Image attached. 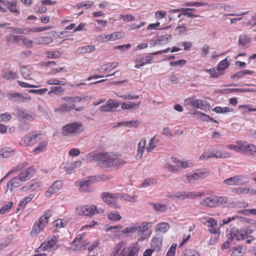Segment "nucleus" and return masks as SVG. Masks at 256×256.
<instances>
[{
  "mask_svg": "<svg viewBox=\"0 0 256 256\" xmlns=\"http://www.w3.org/2000/svg\"><path fill=\"white\" fill-rule=\"evenodd\" d=\"M62 186V182L60 180L54 182L50 187L45 194V196L50 197L52 194L58 192Z\"/></svg>",
  "mask_w": 256,
  "mask_h": 256,
  "instance_id": "nucleus-16",
  "label": "nucleus"
},
{
  "mask_svg": "<svg viewBox=\"0 0 256 256\" xmlns=\"http://www.w3.org/2000/svg\"><path fill=\"white\" fill-rule=\"evenodd\" d=\"M188 198H194L197 197L202 196L204 194L201 192H186Z\"/></svg>",
  "mask_w": 256,
  "mask_h": 256,
  "instance_id": "nucleus-50",
  "label": "nucleus"
},
{
  "mask_svg": "<svg viewBox=\"0 0 256 256\" xmlns=\"http://www.w3.org/2000/svg\"><path fill=\"white\" fill-rule=\"evenodd\" d=\"M196 116L198 118H200V120L206 121V122H209L211 121L214 122L218 123V121L214 120L212 118L208 116H207L206 114L200 112L198 111H196L194 113Z\"/></svg>",
  "mask_w": 256,
  "mask_h": 256,
  "instance_id": "nucleus-30",
  "label": "nucleus"
},
{
  "mask_svg": "<svg viewBox=\"0 0 256 256\" xmlns=\"http://www.w3.org/2000/svg\"><path fill=\"white\" fill-rule=\"evenodd\" d=\"M183 256H200V254L194 250L188 249L186 250Z\"/></svg>",
  "mask_w": 256,
  "mask_h": 256,
  "instance_id": "nucleus-61",
  "label": "nucleus"
},
{
  "mask_svg": "<svg viewBox=\"0 0 256 256\" xmlns=\"http://www.w3.org/2000/svg\"><path fill=\"white\" fill-rule=\"evenodd\" d=\"M251 41L252 38L250 36L245 34L240 35L238 39L239 46L240 47H247Z\"/></svg>",
  "mask_w": 256,
  "mask_h": 256,
  "instance_id": "nucleus-25",
  "label": "nucleus"
},
{
  "mask_svg": "<svg viewBox=\"0 0 256 256\" xmlns=\"http://www.w3.org/2000/svg\"><path fill=\"white\" fill-rule=\"evenodd\" d=\"M2 76L8 80H13L18 77V74L16 72L12 71H3Z\"/></svg>",
  "mask_w": 256,
  "mask_h": 256,
  "instance_id": "nucleus-35",
  "label": "nucleus"
},
{
  "mask_svg": "<svg viewBox=\"0 0 256 256\" xmlns=\"http://www.w3.org/2000/svg\"><path fill=\"white\" fill-rule=\"evenodd\" d=\"M96 50L94 46L88 45L79 47L76 50V52L79 54H85L94 52Z\"/></svg>",
  "mask_w": 256,
  "mask_h": 256,
  "instance_id": "nucleus-24",
  "label": "nucleus"
},
{
  "mask_svg": "<svg viewBox=\"0 0 256 256\" xmlns=\"http://www.w3.org/2000/svg\"><path fill=\"white\" fill-rule=\"evenodd\" d=\"M33 70V68L29 66H24L21 68L20 69L21 74L23 78L28 80H32L33 79L32 77Z\"/></svg>",
  "mask_w": 256,
  "mask_h": 256,
  "instance_id": "nucleus-20",
  "label": "nucleus"
},
{
  "mask_svg": "<svg viewBox=\"0 0 256 256\" xmlns=\"http://www.w3.org/2000/svg\"><path fill=\"white\" fill-rule=\"evenodd\" d=\"M46 56L49 58H56L60 56V54L58 51L48 52Z\"/></svg>",
  "mask_w": 256,
  "mask_h": 256,
  "instance_id": "nucleus-59",
  "label": "nucleus"
},
{
  "mask_svg": "<svg viewBox=\"0 0 256 256\" xmlns=\"http://www.w3.org/2000/svg\"><path fill=\"white\" fill-rule=\"evenodd\" d=\"M238 218V216H234L231 218H224L222 220H220L219 221V224L220 226H223L224 224H228L230 222L236 220Z\"/></svg>",
  "mask_w": 256,
  "mask_h": 256,
  "instance_id": "nucleus-57",
  "label": "nucleus"
},
{
  "mask_svg": "<svg viewBox=\"0 0 256 256\" xmlns=\"http://www.w3.org/2000/svg\"><path fill=\"white\" fill-rule=\"evenodd\" d=\"M13 206L12 202H8L6 204L3 206L0 209V214H4L6 212H8L10 210V209L12 208V207Z\"/></svg>",
  "mask_w": 256,
  "mask_h": 256,
  "instance_id": "nucleus-51",
  "label": "nucleus"
},
{
  "mask_svg": "<svg viewBox=\"0 0 256 256\" xmlns=\"http://www.w3.org/2000/svg\"><path fill=\"white\" fill-rule=\"evenodd\" d=\"M152 234V231L150 232H139L138 235V240L144 241L148 240Z\"/></svg>",
  "mask_w": 256,
  "mask_h": 256,
  "instance_id": "nucleus-43",
  "label": "nucleus"
},
{
  "mask_svg": "<svg viewBox=\"0 0 256 256\" xmlns=\"http://www.w3.org/2000/svg\"><path fill=\"white\" fill-rule=\"evenodd\" d=\"M96 206L94 205L80 206L76 208V212L80 216H92L96 214Z\"/></svg>",
  "mask_w": 256,
  "mask_h": 256,
  "instance_id": "nucleus-12",
  "label": "nucleus"
},
{
  "mask_svg": "<svg viewBox=\"0 0 256 256\" xmlns=\"http://www.w3.org/2000/svg\"><path fill=\"white\" fill-rule=\"evenodd\" d=\"M172 39V36L170 34L163 35L156 40L154 43L156 45H164L169 42Z\"/></svg>",
  "mask_w": 256,
  "mask_h": 256,
  "instance_id": "nucleus-22",
  "label": "nucleus"
},
{
  "mask_svg": "<svg viewBox=\"0 0 256 256\" xmlns=\"http://www.w3.org/2000/svg\"><path fill=\"white\" fill-rule=\"evenodd\" d=\"M108 218L112 221L117 222L121 220L122 216L117 213L110 212L108 216Z\"/></svg>",
  "mask_w": 256,
  "mask_h": 256,
  "instance_id": "nucleus-49",
  "label": "nucleus"
},
{
  "mask_svg": "<svg viewBox=\"0 0 256 256\" xmlns=\"http://www.w3.org/2000/svg\"><path fill=\"white\" fill-rule=\"evenodd\" d=\"M140 104V102H139L138 103L130 102L129 104H127L126 102H123L122 104V108L124 110L134 108L136 107H138Z\"/></svg>",
  "mask_w": 256,
  "mask_h": 256,
  "instance_id": "nucleus-41",
  "label": "nucleus"
},
{
  "mask_svg": "<svg viewBox=\"0 0 256 256\" xmlns=\"http://www.w3.org/2000/svg\"><path fill=\"white\" fill-rule=\"evenodd\" d=\"M242 248L239 247L234 250L230 254V256H242Z\"/></svg>",
  "mask_w": 256,
  "mask_h": 256,
  "instance_id": "nucleus-64",
  "label": "nucleus"
},
{
  "mask_svg": "<svg viewBox=\"0 0 256 256\" xmlns=\"http://www.w3.org/2000/svg\"><path fill=\"white\" fill-rule=\"evenodd\" d=\"M0 156L2 158H8L10 156V152L7 148H4L0 150Z\"/></svg>",
  "mask_w": 256,
  "mask_h": 256,
  "instance_id": "nucleus-63",
  "label": "nucleus"
},
{
  "mask_svg": "<svg viewBox=\"0 0 256 256\" xmlns=\"http://www.w3.org/2000/svg\"><path fill=\"white\" fill-rule=\"evenodd\" d=\"M46 145L47 142L46 141H42L40 142L38 145L34 149V152L38 154L42 152L44 148L46 147Z\"/></svg>",
  "mask_w": 256,
  "mask_h": 256,
  "instance_id": "nucleus-40",
  "label": "nucleus"
},
{
  "mask_svg": "<svg viewBox=\"0 0 256 256\" xmlns=\"http://www.w3.org/2000/svg\"><path fill=\"white\" fill-rule=\"evenodd\" d=\"M34 198V194H30L28 196L24 197L20 202V206H23L24 207L26 204L28 202H30L32 200V199H33Z\"/></svg>",
  "mask_w": 256,
  "mask_h": 256,
  "instance_id": "nucleus-47",
  "label": "nucleus"
},
{
  "mask_svg": "<svg viewBox=\"0 0 256 256\" xmlns=\"http://www.w3.org/2000/svg\"><path fill=\"white\" fill-rule=\"evenodd\" d=\"M213 111L216 113H226L233 111V109L229 107L216 106L213 109Z\"/></svg>",
  "mask_w": 256,
  "mask_h": 256,
  "instance_id": "nucleus-42",
  "label": "nucleus"
},
{
  "mask_svg": "<svg viewBox=\"0 0 256 256\" xmlns=\"http://www.w3.org/2000/svg\"><path fill=\"white\" fill-rule=\"evenodd\" d=\"M172 159H174L173 162L176 164V166L178 168H187L190 167L191 166V163L190 165L187 162H181L176 160V158H173L172 157Z\"/></svg>",
  "mask_w": 256,
  "mask_h": 256,
  "instance_id": "nucleus-44",
  "label": "nucleus"
},
{
  "mask_svg": "<svg viewBox=\"0 0 256 256\" xmlns=\"http://www.w3.org/2000/svg\"><path fill=\"white\" fill-rule=\"evenodd\" d=\"M56 242L57 240L54 238H52L48 242H44L36 250V252H44L52 248L56 244Z\"/></svg>",
  "mask_w": 256,
  "mask_h": 256,
  "instance_id": "nucleus-17",
  "label": "nucleus"
},
{
  "mask_svg": "<svg viewBox=\"0 0 256 256\" xmlns=\"http://www.w3.org/2000/svg\"><path fill=\"white\" fill-rule=\"evenodd\" d=\"M252 231H254V230L250 228H243L240 230L234 228L228 234V238L230 240L234 239L238 240H243L245 239L246 236L250 234Z\"/></svg>",
  "mask_w": 256,
  "mask_h": 256,
  "instance_id": "nucleus-7",
  "label": "nucleus"
},
{
  "mask_svg": "<svg viewBox=\"0 0 256 256\" xmlns=\"http://www.w3.org/2000/svg\"><path fill=\"white\" fill-rule=\"evenodd\" d=\"M214 158H230L231 156L230 154L228 152L225 151H220L218 150H214Z\"/></svg>",
  "mask_w": 256,
  "mask_h": 256,
  "instance_id": "nucleus-39",
  "label": "nucleus"
},
{
  "mask_svg": "<svg viewBox=\"0 0 256 256\" xmlns=\"http://www.w3.org/2000/svg\"><path fill=\"white\" fill-rule=\"evenodd\" d=\"M184 104L186 106L200 108L205 111L209 110L210 108V104L206 100L196 99L194 97L186 100Z\"/></svg>",
  "mask_w": 256,
  "mask_h": 256,
  "instance_id": "nucleus-8",
  "label": "nucleus"
},
{
  "mask_svg": "<svg viewBox=\"0 0 256 256\" xmlns=\"http://www.w3.org/2000/svg\"><path fill=\"white\" fill-rule=\"evenodd\" d=\"M22 182L18 178V176H16L10 180L6 184L7 190H10V192L16 188L21 186Z\"/></svg>",
  "mask_w": 256,
  "mask_h": 256,
  "instance_id": "nucleus-19",
  "label": "nucleus"
},
{
  "mask_svg": "<svg viewBox=\"0 0 256 256\" xmlns=\"http://www.w3.org/2000/svg\"><path fill=\"white\" fill-rule=\"evenodd\" d=\"M170 226L167 222H161L157 224L155 226V232L160 233H166L170 229Z\"/></svg>",
  "mask_w": 256,
  "mask_h": 256,
  "instance_id": "nucleus-23",
  "label": "nucleus"
},
{
  "mask_svg": "<svg viewBox=\"0 0 256 256\" xmlns=\"http://www.w3.org/2000/svg\"><path fill=\"white\" fill-rule=\"evenodd\" d=\"M48 84L50 85H60L62 86L64 84L63 81L59 80L56 78H52L46 82Z\"/></svg>",
  "mask_w": 256,
  "mask_h": 256,
  "instance_id": "nucleus-56",
  "label": "nucleus"
},
{
  "mask_svg": "<svg viewBox=\"0 0 256 256\" xmlns=\"http://www.w3.org/2000/svg\"><path fill=\"white\" fill-rule=\"evenodd\" d=\"M206 72H209L211 75V77L212 78L218 77L221 74H222V72H220V71L216 72L214 68L206 70Z\"/></svg>",
  "mask_w": 256,
  "mask_h": 256,
  "instance_id": "nucleus-60",
  "label": "nucleus"
},
{
  "mask_svg": "<svg viewBox=\"0 0 256 256\" xmlns=\"http://www.w3.org/2000/svg\"><path fill=\"white\" fill-rule=\"evenodd\" d=\"M90 244L88 242H76L74 244V241L72 243L71 248L74 251L82 250L87 248Z\"/></svg>",
  "mask_w": 256,
  "mask_h": 256,
  "instance_id": "nucleus-21",
  "label": "nucleus"
},
{
  "mask_svg": "<svg viewBox=\"0 0 256 256\" xmlns=\"http://www.w3.org/2000/svg\"><path fill=\"white\" fill-rule=\"evenodd\" d=\"M176 246V244H172L168 250L166 256H174Z\"/></svg>",
  "mask_w": 256,
  "mask_h": 256,
  "instance_id": "nucleus-62",
  "label": "nucleus"
},
{
  "mask_svg": "<svg viewBox=\"0 0 256 256\" xmlns=\"http://www.w3.org/2000/svg\"><path fill=\"white\" fill-rule=\"evenodd\" d=\"M84 130L82 122H75L63 126L62 134L64 136H72L80 134Z\"/></svg>",
  "mask_w": 256,
  "mask_h": 256,
  "instance_id": "nucleus-4",
  "label": "nucleus"
},
{
  "mask_svg": "<svg viewBox=\"0 0 256 256\" xmlns=\"http://www.w3.org/2000/svg\"><path fill=\"white\" fill-rule=\"evenodd\" d=\"M152 223L150 222H144L140 224H136L138 228V232H150L148 230L150 226H151Z\"/></svg>",
  "mask_w": 256,
  "mask_h": 256,
  "instance_id": "nucleus-31",
  "label": "nucleus"
},
{
  "mask_svg": "<svg viewBox=\"0 0 256 256\" xmlns=\"http://www.w3.org/2000/svg\"><path fill=\"white\" fill-rule=\"evenodd\" d=\"M186 192H177L174 194V197L178 198L184 200L187 198Z\"/></svg>",
  "mask_w": 256,
  "mask_h": 256,
  "instance_id": "nucleus-58",
  "label": "nucleus"
},
{
  "mask_svg": "<svg viewBox=\"0 0 256 256\" xmlns=\"http://www.w3.org/2000/svg\"><path fill=\"white\" fill-rule=\"evenodd\" d=\"M240 150L252 152L256 153V146L252 144H248L246 142L241 144L240 145Z\"/></svg>",
  "mask_w": 256,
  "mask_h": 256,
  "instance_id": "nucleus-29",
  "label": "nucleus"
},
{
  "mask_svg": "<svg viewBox=\"0 0 256 256\" xmlns=\"http://www.w3.org/2000/svg\"><path fill=\"white\" fill-rule=\"evenodd\" d=\"M254 72L253 71H251L250 70H241L240 72H238L234 74H232V76H230V78H242L246 74H252Z\"/></svg>",
  "mask_w": 256,
  "mask_h": 256,
  "instance_id": "nucleus-34",
  "label": "nucleus"
},
{
  "mask_svg": "<svg viewBox=\"0 0 256 256\" xmlns=\"http://www.w3.org/2000/svg\"><path fill=\"white\" fill-rule=\"evenodd\" d=\"M98 158V164L106 168H118L126 164L124 160L112 152H100Z\"/></svg>",
  "mask_w": 256,
  "mask_h": 256,
  "instance_id": "nucleus-1",
  "label": "nucleus"
},
{
  "mask_svg": "<svg viewBox=\"0 0 256 256\" xmlns=\"http://www.w3.org/2000/svg\"><path fill=\"white\" fill-rule=\"evenodd\" d=\"M136 232H138L136 224L132 226L126 228L125 229L122 230V232L124 234H133Z\"/></svg>",
  "mask_w": 256,
  "mask_h": 256,
  "instance_id": "nucleus-52",
  "label": "nucleus"
},
{
  "mask_svg": "<svg viewBox=\"0 0 256 256\" xmlns=\"http://www.w3.org/2000/svg\"><path fill=\"white\" fill-rule=\"evenodd\" d=\"M228 198L226 196H211L202 200L200 205L209 208H213L219 206L222 204H226L228 202Z\"/></svg>",
  "mask_w": 256,
  "mask_h": 256,
  "instance_id": "nucleus-6",
  "label": "nucleus"
},
{
  "mask_svg": "<svg viewBox=\"0 0 256 256\" xmlns=\"http://www.w3.org/2000/svg\"><path fill=\"white\" fill-rule=\"evenodd\" d=\"M99 153L98 154H94V153H89L84 156L83 160H86L88 161H94L98 163L99 160Z\"/></svg>",
  "mask_w": 256,
  "mask_h": 256,
  "instance_id": "nucleus-36",
  "label": "nucleus"
},
{
  "mask_svg": "<svg viewBox=\"0 0 256 256\" xmlns=\"http://www.w3.org/2000/svg\"><path fill=\"white\" fill-rule=\"evenodd\" d=\"M158 142V141L156 140L155 136L152 138L150 141L148 146L146 148V151L150 152L154 150L156 147Z\"/></svg>",
  "mask_w": 256,
  "mask_h": 256,
  "instance_id": "nucleus-46",
  "label": "nucleus"
},
{
  "mask_svg": "<svg viewBox=\"0 0 256 256\" xmlns=\"http://www.w3.org/2000/svg\"><path fill=\"white\" fill-rule=\"evenodd\" d=\"M73 106H74V104L68 105V104H64L59 106L58 108L56 109V111L60 112H68L72 110Z\"/></svg>",
  "mask_w": 256,
  "mask_h": 256,
  "instance_id": "nucleus-37",
  "label": "nucleus"
},
{
  "mask_svg": "<svg viewBox=\"0 0 256 256\" xmlns=\"http://www.w3.org/2000/svg\"><path fill=\"white\" fill-rule=\"evenodd\" d=\"M146 144V140L144 138L140 140L138 144V148L137 150L136 158H140L143 154L145 150Z\"/></svg>",
  "mask_w": 256,
  "mask_h": 256,
  "instance_id": "nucleus-27",
  "label": "nucleus"
},
{
  "mask_svg": "<svg viewBox=\"0 0 256 256\" xmlns=\"http://www.w3.org/2000/svg\"><path fill=\"white\" fill-rule=\"evenodd\" d=\"M108 102L111 111L118 108L120 104V102L112 99H110Z\"/></svg>",
  "mask_w": 256,
  "mask_h": 256,
  "instance_id": "nucleus-48",
  "label": "nucleus"
},
{
  "mask_svg": "<svg viewBox=\"0 0 256 256\" xmlns=\"http://www.w3.org/2000/svg\"><path fill=\"white\" fill-rule=\"evenodd\" d=\"M94 4V2H82L76 4L77 7L78 8H84L86 9L90 8Z\"/></svg>",
  "mask_w": 256,
  "mask_h": 256,
  "instance_id": "nucleus-54",
  "label": "nucleus"
},
{
  "mask_svg": "<svg viewBox=\"0 0 256 256\" xmlns=\"http://www.w3.org/2000/svg\"><path fill=\"white\" fill-rule=\"evenodd\" d=\"M227 58L220 61L217 66V70L220 71L223 70L228 67L230 65L229 62L227 60Z\"/></svg>",
  "mask_w": 256,
  "mask_h": 256,
  "instance_id": "nucleus-38",
  "label": "nucleus"
},
{
  "mask_svg": "<svg viewBox=\"0 0 256 256\" xmlns=\"http://www.w3.org/2000/svg\"><path fill=\"white\" fill-rule=\"evenodd\" d=\"M209 174V172L207 170H196L192 173L188 174L186 176V180L190 183H193L195 181L204 178Z\"/></svg>",
  "mask_w": 256,
  "mask_h": 256,
  "instance_id": "nucleus-10",
  "label": "nucleus"
},
{
  "mask_svg": "<svg viewBox=\"0 0 256 256\" xmlns=\"http://www.w3.org/2000/svg\"><path fill=\"white\" fill-rule=\"evenodd\" d=\"M53 214V212L51 210H47L44 216L40 217L39 220L35 222L32 230L30 232L32 236H37L44 228L46 226L48 222V220Z\"/></svg>",
  "mask_w": 256,
  "mask_h": 256,
  "instance_id": "nucleus-5",
  "label": "nucleus"
},
{
  "mask_svg": "<svg viewBox=\"0 0 256 256\" xmlns=\"http://www.w3.org/2000/svg\"><path fill=\"white\" fill-rule=\"evenodd\" d=\"M125 242H120L116 244L111 256H136L139 248L136 244H134L129 248L124 247Z\"/></svg>",
  "mask_w": 256,
  "mask_h": 256,
  "instance_id": "nucleus-3",
  "label": "nucleus"
},
{
  "mask_svg": "<svg viewBox=\"0 0 256 256\" xmlns=\"http://www.w3.org/2000/svg\"><path fill=\"white\" fill-rule=\"evenodd\" d=\"M27 162H24L22 163L19 164L16 167L13 168L11 170H10L7 174L0 180V184H1L10 174H11L18 172L21 170H22L24 167H25L27 165Z\"/></svg>",
  "mask_w": 256,
  "mask_h": 256,
  "instance_id": "nucleus-26",
  "label": "nucleus"
},
{
  "mask_svg": "<svg viewBox=\"0 0 256 256\" xmlns=\"http://www.w3.org/2000/svg\"><path fill=\"white\" fill-rule=\"evenodd\" d=\"M81 164L82 162L80 160L74 162L71 164L70 167L67 168V169L65 170L68 173H71L74 169L80 167Z\"/></svg>",
  "mask_w": 256,
  "mask_h": 256,
  "instance_id": "nucleus-45",
  "label": "nucleus"
},
{
  "mask_svg": "<svg viewBox=\"0 0 256 256\" xmlns=\"http://www.w3.org/2000/svg\"><path fill=\"white\" fill-rule=\"evenodd\" d=\"M162 236L160 234H156L152 239L150 246L155 252H158L162 246Z\"/></svg>",
  "mask_w": 256,
  "mask_h": 256,
  "instance_id": "nucleus-14",
  "label": "nucleus"
},
{
  "mask_svg": "<svg viewBox=\"0 0 256 256\" xmlns=\"http://www.w3.org/2000/svg\"><path fill=\"white\" fill-rule=\"evenodd\" d=\"M156 183V180L152 178L146 179L142 184L141 187L147 188L150 186Z\"/></svg>",
  "mask_w": 256,
  "mask_h": 256,
  "instance_id": "nucleus-53",
  "label": "nucleus"
},
{
  "mask_svg": "<svg viewBox=\"0 0 256 256\" xmlns=\"http://www.w3.org/2000/svg\"><path fill=\"white\" fill-rule=\"evenodd\" d=\"M52 38L48 36L38 37L36 38L34 42L37 44H46L52 42Z\"/></svg>",
  "mask_w": 256,
  "mask_h": 256,
  "instance_id": "nucleus-32",
  "label": "nucleus"
},
{
  "mask_svg": "<svg viewBox=\"0 0 256 256\" xmlns=\"http://www.w3.org/2000/svg\"><path fill=\"white\" fill-rule=\"evenodd\" d=\"M17 116L19 120L24 122L33 120L36 118L34 112L23 110L18 112Z\"/></svg>",
  "mask_w": 256,
  "mask_h": 256,
  "instance_id": "nucleus-13",
  "label": "nucleus"
},
{
  "mask_svg": "<svg viewBox=\"0 0 256 256\" xmlns=\"http://www.w3.org/2000/svg\"><path fill=\"white\" fill-rule=\"evenodd\" d=\"M4 5L8 6V9L10 12L18 14L20 13V11L16 8L17 3L16 1L13 0L12 2H9L8 0H6L4 2Z\"/></svg>",
  "mask_w": 256,
  "mask_h": 256,
  "instance_id": "nucleus-28",
  "label": "nucleus"
},
{
  "mask_svg": "<svg viewBox=\"0 0 256 256\" xmlns=\"http://www.w3.org/2000/svg\"><path fill=\"white\" fill-rule=\"evenodd\" d=\"M98 178L96 176H92L87 180L82 181L80 184V190L84 192H90L93 191V189L90 187L91 185L97 182Z\"/></svg>",
  "mask_w": 256,
  "mask_h": 256,
  "instance_id": "nucleus-11",
  "label": "nucleus"
},
{
  "mask_svg": "<svg viewBox=\"0 0 256 256\" xmlns=\"http://www.w3.org/2000/svg\"><path fill=\"white\" fill-rule=\"evenodd\" d=\"M152 57L150 56H147V58H146V62L137 63L136 62V64L134 66V67L137 68H140L142 66L146 65L148 64H152Z\"/></svg>",
  "mask_w": 256,
  "mask_h": 256,
  "instance_id": "nucleus-55",
  "label": "nucleus"
},
{
  "mask_svg": "<svg viewBox=\"0 0 256 256\" xmlns=\"http://www.w3.org/2000/svg\"><path fill=\"white\" fill-rule=\"evenodd\" d=\"M101 197L106 204L110 205L114 208H120V206L116 202V198H119L122 200L134 202L137 201L138 198V196L136 195L131 196L121 192L110 193L109 192H104L102 193Z\"/></svg>",
  "mask_w": 256,
  "mask_h": 256,
  "instance_id": "nucleus-2",
  "label": "nucleus"
},
{
  "mask_svg": "<svg viewBox=\"0 0 256 256\" xmlns=\"http://www.w3.org/2000/svg\"><path fill=\"white\" fill-rule=\"evenodd\" d=\"M42 138V134L40 132H33L25 136L22 139L20 144L24 146L34 145L40 141Z\"/></svg>",
  "mask_w": 256,
  "mask_h": 256,
  "instance_id": "nucleus-9",
  "label": "nucleus"
},
{
  "mask_svg": "<svg viewBox=\"0 0 256 256\" xmlns=\"http://www.w3.org/2000/svg\"><path fill=\"white\" fill-rule=\"evenodd\" d=\"M244 177L242 176H236L226 179L224 183L229 186H238L244 183Z\"/></svg>",
  "mask_w": 256,
  "mask_h": 256,
  "instance_id": "nucleus-15",
  "label": "nucleus"
},
{
  "mask_svg": "<svg viewBox=\"0 0 256 256\" xmlns=\"http://www.w3.org/2000/svg\"><path fill=\"white\" fill-rule=\"evenodd\" d=\"M34 172V169L28 168L20 172L18 176L23 182L32 178Z\"/></svg>",
  "mask_w": 256,
  "mask_h": 256,
  "instance_id": "nucleus-18",
  "label": "nucleus"
},
{
  "mask_svg": "<svg viewBox=\"0 0 256 256\" xmlns=\"http://www.w3.org/2000/svg\"><path fill=\"white\" fill-rule=\"evenodd\" d=\"M150 204L152 206L156 212H164L167 210V206L164 204H154V202H150Z\"/></svg>",
  "mask_w": 256,
  "mask_h": 256,
  "instance_id": "nucleus-33",
  "label": "nucleus"
}]
</instances>
